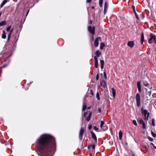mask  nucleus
Here are the masks:
<instances>
[{
	"mask_svg": "<svg viewBox=\"0 0 156 156\" xmlns=\"http://www.w3.org/2000/svg\"><path fill=\"white\" fill-rule=\"evenodd\" d=\"M36 151L41 155L52 156L55 151V138L51 135L44 134L41 135L35 142Z\"/></svg>",
	"mask_w": 156,
	"mask_h": 156,
	"instance_id": "nucleus-1",
	"label": "nucleus"
},
{
	"mask_svg": "<svg viewBox=\"0 0 156 156\" xmlns=\"http://www.w3.org/2000/svg\"><path fill=\"white\" fill-rule=\"evenodd\" d=\"M142 114L144 115L145 119L147 121L148 120V118L150 115V113L148 112L147 110L144 109L143 108H141Z\"/></svg>",
	"mask_w": 156,
	"mask_h": 156,
	"instance_id": "nucleus-2",
	"label": "nucleus"
},
{
	"mask_svg": "<svg viewBox=\"0 0 156 156\" xmlns=\"http://www.w3.org/2000/svg\"><path fill=\"white\" fill-rule=\"evenodd\" d=\"M136 105L138 107H140V105L141 99L140 94L138 93L136 96Z\"/></svg>",
	"mask_w": 156,
	"mask_h": 156,
	"instance_id": "nucleus-3",
	"label": "nucleus"
},
{
	"mask_svg": "<svg viewBox=\"0 0 156 156\" xmlns=\"http://www.w3.org/2000/svg\"><path fill=\"white\" fill-rule=\"evenodd\" d=\"M150 38L148 40V43L151 44L152 43V41L153 40H154L155 44H156V36L153 34L151 33L150 34Z\"/></svg>",
	"mask_w": 156,
	"mask_h": 156,
	"instance_id": "nucleus-4",
	"label": "nucleus"
},
{
	"mask_svg": "<svg viewBox=\"0 0 156 156\" xmlns=\"http://www.w3.org/2000/svg\"><path fill=\"white\" fill-rule=\"evenodd\" d=\"M88 30L89 31L90 33L92 34V41L94 40V37L93 35L94 34V27L92 28L90 26L88 27Z\"/></svg>",
	"mask_w": 156,
	"mask_h": 156,
	"instance_id": "nucleus-5",
	"label": "nucleus"
},
{
	"mask_svg": "<svg viewBox=\"0 0 156 156\" xmlns=\"http://www.w3.org/2000/svg\"><path fill=\"white\" fill-rule=\"evenodd\" d=\"M84 132V130L82 127L81 128L79 134V138L80 140L82 139L83 135Z\"/></svg>",
	"mask_w": 156,
	"mask_h": 156,
	"instance_id": "nucleus-6",
	"label": "nucleus"
},
{
	"mask_svg": "<svg viewBox=\"0 0 156 156\" xmlns=\"http://www.w3.org/2000/svg\"><path fill=\"white\" fill-rule=\"evenodd\" d=\"M139 122L141 125H142L143 128L145 129L146 128V125L142 118H141L139 119Z\"/></svg>",
	"mask_w": 156,
	"mask_h": 156,
	"instance_id": "nucleus-7",
	"label": "nucleus"
},
{
	"mask_svg": "<svg viewBox=\"0 0 156 156\" xmlns=\"http://www.w3.org/2000/svg\"><path fill=\"white\" fill-rule=\"evenodd\" d=\"M100 39L101 37H97L95 39L94 43V45L95 47L98 46L99 44L98 41Z\"/></svg>",
	"mask_w": 156,
	"mask_h": 156,
	"instance_id": "nucleus-8",
	"label": "nucleus"
},
{
	"mask_svg": "<svg viewBox=\"0 0 156 156\" xmlns=\"http://www.w3.org/2000/svg\"><path fill=\"white\" fill-rule=\"evenodd\" d=\"M94 66L95 68H97L98 67V58H97L96 56H94Z\"/></svg>",
	"mask_w": 156,
	"mask_h": 156,
	"instance_id": "nucleus-9",
	"label": "nucleus"
},
{
	"mask_svg": "<svg viewBox=\"0 0 156 156\" xmlns=\"http://www.w3.org/2000/svg\"><path fill=\"white\" fill-rule=\"evenodd\" d=\"M108 6V3L107 2H105L104 4V12L105 14L107 12Z\"/></svg>",
	"mask_w": 156,
	"mask_h": 156,
	"instance_id": "nucleus-10",
	"label": "nucleus"
},
{
	"mask_svg": "<svg viewBox=\"0 0 156 156\" xmlns=\"http://www.w3.org/2000/svg\"><path fill=\"white\" fill-rule=\"evenodd\" d=\"M101 86L104 89L107 88V85L106 83L105 80H102L101 83Z\"/></svg>",
	"mask_w": 156,
	"mask_h": 156,
	"instance_id": "nucleus-11",
	"label": "nucleus"
},
{
	"mask_svg": "<svg viewBox=\"0 0 156 156\" xmlns=\"http://www.w3.org/2000/svg\"><path fill=\"white\" fill-rule=\"evenodd\" d=\"M137 88L138 91L140 92H141L142 91L141 87V83L140 81H138L137 83Z\"/></svg>",
	"mask_w": 156,
	"mask_h": 156,
	"instance_id": "nucleus-12",
	"label": "nucleus"
},
{
	"mask_svg": "<svg viewBox=\"0 0 156 156\" xmlns=\"http://www.w3.org/2000/svg\"><path fill=\"white\" fill-rule=\"evenodd\" d=\"M92 138L94 139L96 142L97 141L96 136L95 133L93 131L90 132Z\"/></svg>",
	"mask_w": 156,
	"mask_h": 156,
	"instance_id": "nucleus-13",
	"label": "nucleus"
},
{
	"mask_svg": "<svg viewBox=\"0 0 156 156\" xmlns=\"http://www.w3.org/2000/svg\"><path fill=\"white\" fill-rule=\"evenodd\" d=\"M127 44L128 46L132 48L134 46V42L133 41H129L128 42Z\"/></svg>",
	"mask_w": 156,
	"mask_h": 156,
	"instance_id": "nucleus-14",
	"label": "nucleus"
},
{
	"mask_svg": "<svg viewBox=\"0 0 156 156\" xmlns=\"http://www.w3.org/2000/svg\"><path fill=\"white\" fill-rule=\"evenodd\" d=\"M95 55L96 56H96L97 58H98V57H99L101 55V53L100 51L99 50H97L95 52Z\"/></svg>",
	"mask_w": 156,
	"mask_h": 156,
	"instance_id": "nucleus-15",
	"label": "nucleus"
},
{
	"mask_svg": "<svg viewBox=\"0 0 156 156\" xmlns=\"http://www.w3.org/2000/svg\"><path fill=\"white\" fill-rule=\"evenodd\" d=\"M144 41V34L143 33H142L141 35L140 42L141 44H143Z\"/></svg>",
	"mask_w": 156,
	"mask_h": 156,
	"instance_id": "nucleus-16",
	"label": "nucleus"
},
{
	"mask_svg": "<svg viewBox=\"0 0 156 156\" xmlns=\"http://www.w3.org/2000/svg\"><path fill=\"white\" fill-rule=\"evenodd\" d=\"M143 84L144 85L145 87H150V84L148 83L146 81H143Z\"/></svg>",
	"mask_w": 156,
	"mask_h": 156,
	"instance_id": "nucleus-17",
	"label": "nucleus"
},
{
	"mask_svg": "<svg viewBox=\"0 0 156 156\" xmlns=\"http://www.w3.org/2000/svg\"><path fill=\"white\" fill-rule=\"evenodd\" d=\"M13 30V28H12L11 29L10 32L9 33V34H8V36L7 41H9L10 40V36H11V34L12 33Z\"/></svg>",
	"mask_w": 156,
	"mask_h": 156,
	"instance_id": "nucleus-18",
	"label": "nucleus"
},
{
	"mask_svg": "<svg viewBox=\"0 0 156 156\" xmlns=\"http://www.w3.org/2000/svg\"><path fill=\"white\" fill-rule=\"evenodd\" d=\"M112 93L113 95V98H114L115 97V90L113 88H112Z\"/></svg>",
	"mask_w": 156,
	"mask_h": 156,
	"instance_id": "nucleus-19",
	"label": "nucleus"
},
{
	"mask_svg": "<svg viewBox=\"0 0 156 156\" xmlns=\"http://www.w3.org/2000/svg\"><path fill=\"white\" fill-rule=\"evenodd\" d=\"M2 37L3 39H5L6 37V35L5 32L3 30L2 31Z\"/></svg>",
	"mask_w": 156,
	"mask_h": 156,
	"instance_id": "nucleus-20",
	"label": "nucleus"
},
{
	"mask_svg": "<svg viewBox=\"0 0 156 156\" xmlns=\"http://www.w3.org/2000/svg\"><path fill=\"white\" fill-rule=\"evenodd\" d=\"M100 63L101 65V69H102L104 67V61L103 60H101L100 61Z\"/></svg>",
	"mask_w": 156,
	"mask_h": 156,
	"instance_id": "nucleus-21",
	"label": "nucleus"
},
{
	"mask_svg": "<svg viewBox=\"0 0 156 156\" xmlns=\"http://www.w3.org/2000/svg\"><path fill=\"white\" fill-rule=\"evenodd\" d=\"M122 132L121 130L119 131V138L120 140H121L122 137Z\"/></svg>",
	"mask_w": 156,
	"mask_h": 156,
	"instance_id": "nucleus-22",
	"label": "nucleus"
},
{
	"mask_svg": "<svg viewBox=\"0 0 156 156\" xmlns=\"http://www.w3.org/2000/svg\"><path fill=\"white\" fill-rule=\"evenodd\" d=\"M103 131H105L107 130L108 128V127L105 125H104L102 128H101Z\"/></svg>",
	"mask_w": 156,
	"mask_h": 156,
	"instance_id": "nucleus-23",
	"label": "nucleus"
},
{
	"mask_svg": "<svg viewBox=\"0 0 156 156\" xmlns=\"http://www.w3.org/2000/svg\"><path fill=\"white\" fill-rule=\"evenodd\" d=\"M6 24V22L5 21H3L0 22V26H2Z\"/></svg>",
	"mask_w": 156,
	"mask_h": 156,
	"instance_id": "nucleus-24",
	"label": "nucleus"
},
{
	"mask_svg": "<svg viewBox=\"0 0 156 156\" xmlns=\"http://www.w3.org/2000/svg\"><path fill=\"white\" fill-rule=\"evenodd\" d=\"M105 45L103 42H101L100 44V49L101 50L103 49V47H105Z\"/></svg>",
	"mask_w": 156,
	"mask_h": 156,
	"instance_id": "nucleus-25",
	"label": "nucleus"
},
{
	"mask_svg": "<svg viewBox=\"0 0 156 156\" xmlns=\"http://www.w3.org/2000/svg\"><path fill=\"white\" fill-rule=\"evenodd\" d=\"M8 2V0H4L1 4V7H2L3 6Z\"/></svg>",
	"mask_w": 156,
	"mask_h": 156,
	"instance_id": "nucleus-26",
	"label": "nucleus"
},
{
	"mask_svg": "<svg viewBox=\"0 0 156 156\" xmlns=\"http://www.w3.org/2000/svg\"><path fill=\"white\" fill-rule=\"evenodd\" d=\"M101 123L100 125V127L101 128H102V126L105 125V122L102 121H101L100 122Z\"/></svg>",
	"mask_w": 156,
	"mask_h": 156,
	"instance_id": "nucleus-27",
	"label": "nucleus"
},
{
	"mask_svg": "<svg viewBox=\"0 0 156 156\" xmlns=\"http://www.w3.org/2000/svg\"><path fill=\"white\" fill-rule=\"evenodd\" d=\"M86 105L85 103H84L83 106V108L82 109V111H84L86 108Z\"/></svg>",
	"mask_w": 156,
	"mask_h": 156,
	"instance_id": "nucleus-28",
	"label": "nucleus"
},
{
	"mask_svg": "<svg viewBox=\"0 0 156 156\" xmlns=\"http://www.w3.org/2000/svg\"><path fill=\"white\" fill-rule=\"evenodd\" d=\"M103 0H99V4L100 7H101L102 5Z\"/></svg>",
	"mask_w": 156,
	"mask_h": 156,
	"instance_id": "nucleus-29",
	"label": "nucleus"
},
{
	"mask_svg": "<svg viewBox=\"0 0 156 156\" xmlns=\"http://www.w3.org/2000/svg\"><path fill=\"white\" fill-rule=\"evenodd\" d=\"M151 133L152 136L154 137H156V134L154 133L153 131H151Z\"/></svg>",
	"mask_w": 156,
	"mask_h": 156,
	"instance_id": "nucleus-30",
	"label": "nucleus"
},
{
	"mask_svg": "<svg viewBox=\"0 0 156 156\" xmlns=\"http://www.w3.org/2000/svg\"><path fill=\"white\" fill-rule=\"evenodd\" d=\"M11 26H8L7 27V28L6 29V31H7L9 32L10 30L11 29Z\"/></svg>",
	"mask_w": 156,
	"mask_h": 156,
	"instance_id": "nucleus-31",
	"label": "nucleus"
},
{
	"mask_svg": "<svg viewBox=\"0 0 156 156\" xmlns=\"http://www.w3.org/2000/svg\"><path fill=\"white\" fill-rule=\"evenodd\" d=\"M152 126H155V120L154 119H152Z\"/></svg>",
	"mask_w": 156,
	"mask_h": 156,
	"instance_id": "nucleus-32",
	"label": "nucleus"
},
{
	"mask_svg": "<svg viewBox=\"0 0 156 156\" xmlns=\"http://www.w3.org/2000/svg\"><path fill=\"white\" fill-rule=\"evenodd\" d=\"M133 124H134V125L135 126H136L137 125V123L136 120H133Z\"/></svg>",
	"mask_w": 156,
	"mask_h": 156,
	"instance_id": "nucleus-33",
	"label": "nucleus"
},
{
	"mask_svg": "<svg viewBox=\"0 0 156 156\" xmlns=\"http://www.w3.org/2000/svg\"><path fill=\"white\" fill-rule=\"evenodd\" d=\"M148 138L149 139V140L151 141H153V139L150 136H148Z\"/></svg>",
	"mask_w": 156,
	"mask_h": 156,
	"instance_id": "nucleus-34",
	"label": "nucleus"
},
{
	"mask_svg": "<svg viewBox=\"0 0 156 156\" xmlns=\"http://www.w3.org/2000/svg\"><path fill=\"white\" fill-rule=\"evenodd\" d=\"M93 128L95 130L98 131V129L96 126H94Z\"/></svg>",
	"mask_w": 156,
	"mask_h": 156,
	"instance_id": "nucleus-35",
	"label": "nucleus"
},
{
	"mask_svg": "<svg viewBox=\"0 0 156 156\" xmlns=\"http://www.w3.org/2000/svg\"><path fill=\"white\" fill-rule=\"evenodd\" d=\"M96 98L98 100L100 99L99 93L98 92H97L96 94Z\"/></svg>",
	"mask_w": 156,
	"mask_h": 156,
	"instance_id": "nucleus-36",
	"label": "nucleus"
},
{
	"mask_svg": "<svg viewBox=\"0 0 156 156\" xmlns=\"http://www.w3.org/2000/svg\"><path fill=\"white\" fill-rule=\"evenodd\" d=\"M103 75H104V76L105 78V79H106V78H107V76H106V73L105 72H104Z\"/></svg>",
	"mask_w": 156,
	"mask_h": 156,
	"instance_id": "nucleus-37",
	"label": "nucleus"
},
{
	"mask_svg": "<svg viewBox=\"0 0 156 156\" xmlns=\"http://www.w3.org/2000/svg\"><path fill=\"white\" fill-rule=\"evenodd\" d=\"M134 13H135V15L136 17L137 18V19H139V17L138 16V15L137 14L136 12L135 11H134Z\"/></svg>",
	"mask_w": 156,
	"mask_h": 156,
	"instance_id": "nucleus-38",
	"label": "nucleus"
},
{
	"mask_svg": "<svg viewBox=\"0 0 156 156\" xmlns=\"http://www.w3.org/2000/svg\"><path fill=\"white\" fill-rule=\"evenodd\" d=\"M90 117L88 116L86 119V120L87 121H89L90 119Z\"/></svg>",
	"mask_w": 156,
	"mask_h": 156,
	"instance_id": "nucleus-39",
	"label": "nucleus"
},
{
	"mask_svg": "<svg viewBox=\"0 0 156 156\" xmlns=\"http://www.w3.org/2000/svg\"><path fill=\"white\" fill-rule=\"evenodd\" d=\"M7 66V65H3L2 66H1L0 67V68H5V67H6Z\"/></svg>",
	"mask_w": 156,
	"mask_h": 156,
	"instance_id": "nucleus-40",
	"label": "nucleus"
},
{
	"mask_svg": "<svg viewBox=\"0 0 156 156\" xmlns=\"http://www.w3.org/2000/svg\"><path fill=\"white\" fill-rule=\"evenodd\" d=\"M98 79H99V74H98L96 75V79L97 80H98Z\"/></svg>",
	"mask_w": 156,
	"mask_h": 156,
	"instance_id": "nucleus-41",
	"label": "nucleus"
},
{
	"mask_svg": "<svg viewBox=\"0 0 156 156\" xmlns=\"http://www.w3.org/2000/svg\"><path fill=\"white\" fill-rule=\"evenodd\" d=\"M87 115V112H85L84 113L83 116L84 117H86Z\"/></svg>",
	"mask_w": 156,
	"mask_h": 156,
	"instance_id": "nucleus-42",
	"label": "nucleus"
},
{
	"mask_svg": "<svg viewBox=\"0 0 156 156\" xmlns=\"http://www.w3.org/2000/svg\"><path fill=\"white\" fill-rule=\"evenodd\" d=\"M92 128V126L91 125H90L88 126V129L89 130L91 129Z\"/></svg>",
	"mask_w": 156,
	"mask_h": 156,
	"instance_id": "nucleus-43",
	"label": "nucleus"
},
{
	"mask_svg": "<svg viewBox=\"0 0 156 156\" xmlns=\"http://www.w3.org/2000/svg\"><path fill=\"white\" fill-rule=\"evenodd\" d=\"M92 0H87V3H90V2L91 1H92Z\"/></svg>",
	"mask_w": 156,
	"mask_h": 156,
	"instance_id": "nucleus-44",
	"label": "nucleus"
},
{
	"mask_svg": "<svg viewBox=\"0 0 156 156\" xmlns=\"http://www.w3.org/2000/svg\"><path fill=\"white\" fill-rule=\"evenodd\" d=\"M92 148H93V149H95V145H93L91 146Z\"/></svg>",
	"mask_w": 156,
	"mask_h": 156,
	"instance_id": "nucleus-45",
	"label": "nucleus"
},
{
	"mask_svg": "<svg viewBox=\"0 0 156 156\" xmlns=\"http://www.w3.org/2000/svg\"><path fill=\"white\" fill-rule=\"evenodd\" d=\"M98 111L99 113H101V110L100 108H98Z\"/></svg>",
	"mask_w": 156,
	"mask_h": 156,
	"instance_id": "nucleus-46",
	"label": "nucleus"
},
{
	"mask_svg": "<svg viewBox=\"0 0 156 156\" xmlns=\"http://www.w3.org/2000/svg\"><path fill=\"white\" fill-rule=\"evenodd\" d=\"M91 112H90V114H89V115H88V116L90 117L91 116Z\"/></svg>",
	"mask_w": 156,
	"mask_h": 156,
	"instance_id": "nucleus-47",
	"label": "nucleus"
},
{
	"mask_svg": "<svg viewBox=\"0 0 156 156\" xmlns=\"http://www.w3.org/2000/svg\"><path fill=\"white\" fill-rule=\"evenodd\" d=\"M18 39H16V37L15 39H14V41H15V42H16L17 41Z\"/></svg>",
	"mask_w": 156,
	"mask_h": 156,
	"instance_id": "nucleus-48",
	"label": "nucleus"
},
{
	"mask_svg": "<svg viewBox=\"0 0 156 156\" xmlns=\"http://www.w3.org/2000/svg\"><path fill=\"white\" fill-rule=\"evenodd\" d=\"M90 92H91V94L93 95V92H92V91L91 90H90Z\"/></svg>",
	"mask_w": 156,
	"mask_h": 156,
	"instance_id": "nucleus-49",
	"label": "nucleus"
},
{
	"mask_svg": "<svg viewBox=\"0 0 156 156\" xmlns=\"http://www.w3.org/2000/svg\"><path fill=\"white\" fill-rule=\"evenodd\" d=\"M151 144L152 145H153V146H154V144L153 143H151Z\"/></svg>",
	"mask_w": 156,
	"mask_h": 156,
	"instance_id": "nucleus-50",
	"label": "nucleus"
},
{
	"mask_svg": "<svg viewBox=\"0 0 156 156\" xmlns=\"http://www.w3.org/2000/svg\"><path fill=\"white\" fill-rule=\"evenodd\" d=\"M29 12V10H28V11L27 12V15H26V16L28 14V13Z\"/></svg>",
	"mask_w": 156,
	"mask_h": 156,
	"instance_id": "nucleus-51",
	"label": "nucleus"
},
{
	"mask_svg": "<svg viewBox=\"0 0 156 156\" xmlns=\"http://www.w3.org/2000/svg\"><path fill=\"white\" fill-rule=\"evenodd\" d=\"M90 108V107H88L87 108V109H89Z\"/></svg>",
	"mask_w": 156,
	"mask_h": 156,
	"instance_id": "nucleus-52",
	"label": "nucleus"
},
{
	"mask_svg": "<svg viewBox=\"0 0 156 156\" xmlns=\"http://www.w3.org/2000/svg\"><path fill=\"white\" fill-rule=\"evenodd\" d=\"M92 8L93 9H94V6H92Z\"/></svg>",
	"mask_w": 156,
	"mask_h": 156,
	"instance_id": "nucleus-53",
	"label": "nucleus"
},
{
	"mask_svg": "<svg viewBox=\"0 0 156 156\" xmlns=\"http://www.w3.org/2000/svg\"><path fill=\"white\" fill-rule=\"evenodd\" d=\"M145 89L146 90V91H147V88H145Z\"/></svg>",
	"mask_w": 156,
	"mask_h": 156,
	"instance_id": "nucleus-54",
	"label": "nucleus"
},
{
	"mask_svg": "<svg viewBox=\"0 0 156 156\" xmlns=\"http://www.w3.org/2000/svg\"><path fill=\"white\" fill-rule=\"evenodd\" d=\"M154 147V148L156 149V147L154 145V146H153Z\"/></svg>",
	"mask_w": 156,
	"mask_h": 156,
	"instance_id": "nucleus-55",
	"label": "nucleus"
},
{
	"mask_svg": "<svg viewBox=\"0 0 156 156\" xmlns=\"http://www.w3.org/2000/svg\"><path fill=\"white\" fill-rule=\"evenodd\" d=\"M90 156H92L91 154H90Z\"/></svg>",
	"mask_w": 156,
	"mask_h": 156,
	"instance_id": "nucleus-56",
	"label": "nucleus"
},
{
	"mask_svg": "<svg viewBox=\"0 0 156 156\" xmlns=\"http://www.w3.org/2000/svg\"><path fill=\"white\" fill-rule=\"evenodd\" d=\"M100 85H99L98 86V88H99L100 87Z\"/></svg>",
	"mask_w": 156,
	"mask_h": 156,
	"instance_id": "nucleus-57",
	"label": "nucleus"
},
{
	"mask_svg": "<svg viewBox=\"0 0 156 156\" xmlns=\"http://www.w3.org/2000/svg\"><path fill=\"white\" fill-rule=\"evenodd\" d=\"M90 23H92V21H90Z\"/></svg>",
	"mask_w": 156,
	"mask_h": 156,
	"instance_id": "nucleus-58",
	"label": "nucleus"
},
{
	"mask_svg": "<svg viewBox=\"0 0 156 156\" xmlns=\"http://www.w3.org/2000/svg\"><path fill=\"white\" fill-rule=\"evenodd\" d=\"M132 156H135V155H133Z\"/></svg>",
	"mask_w": 156,
	"mask_h": 156,
	"instance_id": "nucleus-59",
	"label": "nucleus"
}]
</instances>
